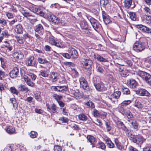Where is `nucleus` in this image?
Here are the masks:
<instances>
[{
	"instance_id": "nucleus-1",
	"label": "nucleus",
	"mask_w": 151,
	"mask_h": 151,
	"mask_svg": "<svg viewBox=\"0 0 151 151\" xmlns=\"http://www.w3.org/2000/svg\"><path fill=\"white\" fill-rule=\"evenodd\" d=\"M130 138L131 139H132L134 143L140 145L142 144L146 140L145 138L140 135H135L131 134Z\"/></svg>"
},
{
	"instance_id": "nucleus-2",
	"label": "nucleus",
	"mask_w": 151,
	"mask_h": 151,
	"mask_svg": "<svg viewBox=\"0 0 151 151\" xmlns=\"http://www.w3.org/2000/svg\"><path fill=\"white\" fill-rule=\"evenodd\" d=\"M145 48V45L143 43L138 41L136 42L133 46V50L137 52L142 51Z\"/></svg>"
},
{
	"instance_id": "nucleus-3",
	"label": "nucleus",
	"mask_w": 151,
	"mask_h": 151,
	"mask_svg": "<svg viewBox=\"0 0 151 151\" xmlns=\"http://www.w3.org/2000/svg\"><path fill=\"white\" fill-rule=\"evenodd\" d=\"M136 94L141 96H147L148 97L150 96V93L145 89L140 88L137 90L135 91Z\"/></svg>"
},
{
	"instance_id": "nucleus-4",
	"label": "nucleus",
	"mask_w": 151,
	"mask_h": 151,
	"mask_svg": "<svg viewBox=\"0 0 151 151\" xmlns=\"http://www.w3.org/2000/svg\"><path fill=\"white\" fill-rule=\"evenodd\" d=\"M79 82L81 87L87 91L89 89V86L87 82L84 78L81 77L79 78Z\"/></svg>"
},
{
	"instance_id": "nucleus-5",
	"label": "nucleus",
	"mask_w": 151,
	"mask_h": 151,
	"mask_svg": "<svg viewBox=\"0 0 151 151\" xmlns=\"http://www.w3.org/2000/svg\"><path fill=\"white\" fill-rule=\"evenodd\" d=\"M83 67L86 69H89L91 67L92 64L91 60L87 59H84L83 61Z\"/></svg>"
},
{
	"instance_id": "nucleus-6",
	"label": "nucleus",
	"mask_w": 151,
	"mask_h": 151,
	"mask_svg": "<svg viewBox=\"0 0 151 151\" xmlns=\"http://www.w3.org/2000/svg\"><path fill=\"white\" fill-rule=\"evenodd\" d=\"M137 74L139 76L145 81L150 76V75L148 73L145 71H141L139 70L137 72Z\"/></svg>"
},
{
	"instance_id": "nucleus-7",
	"label": "nucleus",
	"mask_w": 151,
	"mask_h": 151,
	"mask_svg": "<svg viewBox=\"0 0 151 151\" xmlns=\"http://www.w3.org/2000/svg\"><path fill=\"white\" fill-rule=\"evenodd\" d=\"M26 63L28 66H35L36 64L35 60H34V57L30 56L27 58Z\"/></svg>"
},
{
	"instance_id": "nucleus-8",
	"label": "nucleus",
	"mask_w": 151,
	"mask_h": 151,
	"mask_svg": "<svg viewBox=\"0 0 151 151\" xmlns=\"http://www.w3.org/2000/svg\"><path fill=\"white\" fill-rule=\"evenodd\" d=\"M92 114L94 116L96 117H100L104 119L106 116V113H104L103 114L96 109H93L92 112Z\"/></svg>"
},
{
	"instance_id": "nucleus-9",
	"label": "nucleus",
	"mask_w": 151,
	"mask_h": 151,
	"mask_svg": "<svg viewBox=\"0 0 151 151\" xmlns=\"http://www.w3.org/2000/svg\"><path fill=\"white\" fill-rule=\"evenodd\" d=\"M48 20L55 24H58L60 22V19L53 15H50L48 16Z\"/></svg>"
},
{
	"instance_id": "nucleus-10",
	"label": "nucleus",
	"mask_w": 151,
	"mask_h": 151,
	"mask_svg": "<svg viewBox=\"0 0 151 151\" xmlns=\"http://www.w3.org/2000/svg\"><path fill=\"white\" fill-rule=\"evenodd\" d=\"M94 85L96 90L98 91H106V89L103 83L100 82L97 84L94 83Z\"/></svg>"
},
{
	"instance_id": "nucleus-11",
	"label": "nucleus",
	"mask_w": 151,
	"mask_h": 151,
	"mask_svg": "<svg viewBox=\"0 0 151 151\" xmlns=\"http://www.w3.org/2000/svg\"><path fill=\"white\" fill-rule=\"evenodd\" d=\"M116 124L118 127L119 128L122 129L126 132L128 133H129V130L124 125L123 122L120 121H117L116 122Z\"/></svg>"
},
{
	"instance_id": "nucleus-12",
	"label": "nucleus",
	"mask_w": 151,
	"mask_h": 151,
	"mask_svg": "<svg viewBox=\"0 0 151 151\" xmlns=\"http://www.w3.org/2000/svg\"><path fill=\"white\" fill-rule=\"evenodd\" d=\"M121 94V92L119 91H116L114 92L112 94L110 97H109V99L111 101L114 102V101H113V99H118Z\"/></svg>"
},
{
	"instance_id": "nucleus-13",
	"label": "nucleus",
	"mask_w": 151,
	"mask_h": 151,
	"mask_svg": "<svg viewBox=\"0 0 151 151\" xmlns=\"http://www.w3.org/2000/svg\"><path fill=\"white\" fill-rule=\"evenodd\" d=\"M19 69L17 67H14L9 73L10 77L12 78H16L18 74Z\"/></svg>"
},
{
	"instance_id": "nucleus-14",
	"label": "nucleus",
	"mask_w": 151,
	"mask_h": 151,
	"mask_svg": "<svg viewBox=\"0 0 151 151\" xmlns=\"http://www.w3.org/2000/svg\"><path fill=\"white\" fill-rule=\"evenodd\" d=\"M127 83L131 88L133 89L136 88L138 86L137 82L135 80L132 79L127 80Z\"/></svg>"
},
{
	"instance_id": "nucleus-15",
	"label": "nucleus",
	"mask_w": 151,
	"mask_h": 151,
	"mask_svg": "<svg viewBox=\"0 0 151 151\" xmlns=\"http://www.w3.org/2000/svg\"><path fill=\"white\" fill-rule=\"evenodd\" d=\"M137 27L143 32L148 33L151 32V29L141 24L138 25L137 26Z\"/></svg>"
},
{
	"instance_id": "nucleus-16",
	"label": "nucleus",
	"mask_w": 151,
	"mask_h": 151,
	"mask_svg": "<svg viewBox=\"0 0 151 151\" xmlns=\"http://www.w3.org/2000/svg\"><path fill=\"white\" fill-rule=\"evenodd\" d=\"M69 53L70 54V56H71L73 58H76L78 56V54L77 51L74 48L70 47Z\"/></svg>"
},
{
	"instance_id": "nucleus-17",
	"label": "nucleus",
	"mask_w": 151,
	"mask_h": 151,
	"mask_svg": "<svg viewBox=\"0 0 151 151\" xmlns=\"http://www.w3.org/2000/svg\"><path fill=\"white\" fill-rule=\"evenodd\" d=\"M14 30L17 34H21L23 33V29L22 26L20 24H19L16 26Z\"/></svg>"
},
{
	"instance_id": "nucleus-18",
	"label": "nucleus",
	"mask_w": 151,
	"mask_h": 151,
	"mask_svg": "<svg viewBox=\"0 0 151 151\" xmlns=\"http://www.w3.org/2000/svg\"><path fill=\"white\" fill-rule=\"evenodd\" d=\"M18 89L19 91L27 93L29 91V89L24 85L21 84L18 86Z\"/></svg>"
},
{
	"instance_id": "nucleus-19",
	"label": "nucleus",
	"mask_w": 151,
	"mask_h": 151,
	"mask_svg": "<svg viewBox=\"0 0 151 151\" xmlns=\"http://www.w3.org/2000/svg\"><path fill=\"white\" fill-rule=\"evenodd\" d=\"M24 79L27 84L29 86L31 87H33L34 83L31 81L30 78H28L27 76H24Z\"/></svg>"
},
{
	"instance_id": "nucleus-20",
	"label": "nucleus",
	"mask_w": 151,
	"mask_h": 151,
	"mask_svg": "<svg viewBox=\"0 0 151 151\" xmlns=\"http://www.w3.org/2000/svg\"><path fill=\"white\" fill-rule=\"evenodd\" d=\"M94 57L96 59L100 62H105L108 61L106 59L103 58L102 57L98 54H95Z\"/></svg>"
},
{
	"instance_id": "nucleus-21",
	"label": "nucleus",
	"mask_w": 151,
	"mask_h": 151,
	"mask_svg": "<svg viewBox=\"0 0 151 151\" xmlns=\"http://www.w3.org/2000/svg\"><path fill=\"white\" fill-rule=\"evenodd\" d=\"M87 138L88 142H90L91 145H94L96 143L95 138L91 135H88Z\"/></svg>"
},
{
	"instance_id": "nucleus-22",
	"label": "nucleus",
	"mask_w": 151,
	"mask_h": 151,
	"mask_svg": "<svg viewBox=\"0 0 151 151\" xmlns=\"http://www.w3.org/2000/svg\"><path fill=\"white\" fill-rule=\"evenodd\" d=\"M105 141L107 146L110 148H113L114 147V144L111 141L110 139L107 138L105 139Z\"/></svg>"
},
{
	"instance_id": "nucleus-23",
	"label": "nucleus",
	"mask_w": 151,
	"mask_h": 151,
	"mask_svg": "<svg viewBox=\"0 0 151 151\" xmlns=\"http://www.w3.org/2000/svg\"><path fill=\"white\" fill-rule=\"evenodd\" d=\"M46 106H47V108L48 110H51L53 113H55L57 111L56 106L55 104H52L51 107H50L47 104H46Z\"/></svg>"
},
{
	"instance_id": "nucleus-24",
	"label": "nucleus",
	"mask_w": 151,
	"mask_h": 151,
	"mask_svg": "<svg viewBox=\"0 0 151 151\" xmlns=\"http://www.w3.org/2000/svg\"><path fill=\"white\" fill-rule=\"evenodd\" d=\"M85 104L88 106L90 109H92L95 108V105L91 101L89 100L87 102L85 103Z\"/></svg>"
},
{
	"instance_id": "nucleus-25",
	"label": "nucleus",
	"mask_w": 151,
	"mask_h": 151,
	"mask_svg": "<svg viewBox=\"0 0 151 151\" xmlns=\"http://www.w3.org/2000/svg\"><path fill=\"white\" fill-rule=\"evenodd\" d=\"M43 29V27L40 24L36 25L35 27V30L38 33H40Z\"/></svg>"
},
{
	"instance_id": "nucleus-26",
	"label": "nucleus",
	"mask_w": 151,
	"mask_h": 151,
	"mask_svg": "<svg viewBox=\"0 0 151 151\" xmlns=\"http://www.w3.org/2000/svg\"><path fill=\"white\" fill-rule=\"evenodd\" d=\"M6 131V132L9 134H13L15 132V129L11 126H9Z\"/></svg>"
},
{
	"instance_id": "nucleus-27",
	"label": "nucleus",
	"mask_w": 151,
	"mask_h": 151,
	"mask_svg": "<svg viewBox=\"0 0 151 151\" xmlns=\"http://www.w3.org/2000/svg\"><path fill=\"white\" fill-rule=\"evenodd\" d=\"M79 119L81 121H86L88 119L87 116L84 114L81 113L78 115Z\"/></svg>"
},
{
	"instance_id": "nucleus-28",
	"label": "nucleus",
	"mask_w": 151,
	"mask_h": 151,
	"mask_svg": "<svg viewBox=\"0 0 151 151\" xmlns=\"http://www.w3.org/2000/svg\"><path fill=\"white\" fill-rule=\"evenodd\" d=\"M132 0H125L124 1V6L126 8H129L130 7L132 4Z\"/></svg>"
},
{
	"instance_id": "nucleus-29",
	"label": "nucleus",
	"mask_w": 151,
	"mask_h": 151,
	"mask_svg": "<svg viewBox=\"0 0 151 151\" xmlns=\"http://www.w3.org/2000/svg\"><path fill=\"white\" fill-rule=\"evenodd\" d=\"M39 75L44 77H48L49 76V73L46 70H41L40 72Z\"/></svg>"
},
{
	"instance_id": "nucleus-30",
	"label": "nucleus",
	"mask_w": 151,
	"mask_h": 151,
	"mask_svg": "<svg viewBox=\"0 0 151 151\" xmlns=\"http://www.w3.org/2000/svg\"><path fill=\"white\" fill-rule=\"evenodd\" d=\"M114 141L115 144L117 147V148L119 150H122V149L124 148V146L121 145L117 139H115Z\"/></svg>"
},
{
	"instance_id": "nucleus-31",
	"label": "nucleus",
	"mask_w": 151,
	"mask_h": 151,
	"mask_svg": "<svg viewBox=\"0 0 151 151\" xmlns=\"http://www.w3.org/2000/svg\"><path fill=\"white\" fill-rule=\"evenodd\" d=\"M57 74L55 72H51L50 74V77L52 79L55 81H56V80Z\"/></svg>"
},
{
	"instance_id": "nucleus-32",
	"label": "nucleus",
	"mask_w": 151,
	"mask_h": 151,
	"mask_svg": "<svg viewBox=\"0 0 151 151\" xmlns=\"http://www.w3.org/2000/svg\"><path fill=\"white\" fill-rule=\"evenodd\" d=\"M52 97L57 101V102H58V101H60L63 98L62 96L57 95L56 94H54L53 95Z\"/></svg>"
},
{
	"instance_id": "nucleus-33",
	"label": "nucleus",
	"mask_w": 151,
	"mask_h": 151,
	"mask_svg": "<svg viewBox=\"0 0 151 151\" xmlns=\"http://www.w3.org/2000/svg\"><path fill=\"white\" fill-rule=\"evenodd\" d=\"M109 3L108 0H100V3L101 6L105 8L106 6Z\"/></svg>"
},
{
	"instance_id": "nucleus-34",
	"label": "nucleus",
	"mask_w": 151,
	"mask_h": 151,
	"mask_svg": "<svg viewBox=\"0 0 151 151\" xmlns=\"http://www.w3.org/2000/svg\"><path fill=\"white\" fill-rule=\"evenodd\" d=\"M122 91L124 94L126 95L129 94L130 93V91L127 88L123 87L122 88Z\"/></svg>"
},
{
	"instance_id": "nucleus-35",
	"label": "nucleus",
	"mask_w": 151,
	"mask_h": 151,
	"mask_svg": "<svg viewBox=\"0 0 151 151\" xmlns=\"http://www.w3.org/2000/svg\"><path fill=\"white\" fill-rule=\"evenodd\" d=\"M37 61L40 64H45L48 63V61L46 59L42 58H39L37 59Z\"/></svg>"
},
{
	"instance_id": "nucleus-36",
	"label": "nucleus",
	"mask_w": 151,
	"mask_h": 151,
	"mask_svg": "<svg viewBox=\"0 0 151 151\" xmlns=\"http://www.w3.org/2000/svg\"><path fill=\"white\" fill-rule=\"evenodd\" d=\"M10 101L11 103L13 104V107L15 108H17L18 105L16 102V99L15 98H11L10 99Z\"/></svg>"
},
{
	"instance_id": "nucleus-37",
	"label": "nucleus",
	"mask_w": 151,
	"mask_h": 151,
	"mask_svg": "<svg viewBox=\"0 0 151 151\" xmlns=\"http://www.w3.org/2000/svg\"><path fill=\"white\" fill-rule=\"evenodd\" d=\"M37 135L38 134L36 132L32 131L30 132V137L32 138H36Z\"/></svg>"
},
{
	"instance_id": "nucleus-38",
	"label": "nucleus",
	"mask_w": 151,
	"mask_h": 151,
	"mask_svg": "<svg viewBox=\"0 0 151 151\" xmlns=\"http://www.w3.org/2000/svg\"><path fill=\"white\" fill-rule=\"evenodd\" d=\"M16 37L17 42L19 43L22 44L23 43L24 40L23 37L17 36Z\"/></svg>"
},
{
	"instance_id": "nucleus-39",
	"label": "nucleus",
	"mask_w": 151,
	"mask_h": 151,
	"mask_svg": "<svg viewBox=\"0 0 151 151\" xmlns=\"http://www.w3.org/2000/svg\"><path fill=\"white\" fill-rule=\"evenodd\" d=\"M23 15L27 19L29 18L30 16H32V14L29 12H24L22 13Z\"/></svg>"
},
{
	"instance_id": "nucleus-40",
	"label": "nucleus",
	"mask_w": 151,
	"mask_h": 151,
	"mask_svg": "<svg viewBox=\"0 0 151 151\" xmlns=\"http://www.w3.org/2000/svg\"><path fill=\"white\" fill-rule=\"evenodd\" d=\"M131 124L133 128L134 129H137V128L138 124L136 120H133L131 123Z\"/></svg>"
},
{
	"instance_id": "nucleus-41",
	"label": "nucleus",
	"mask_w": 151,
	"mask_h": 151,
	"mask_svg": "<svg viewBox=\"0 0 151 151\" xmlns=\"http://www.w3.org/2000/svg\"><path fill=\"white\" fill-rule=\"evenodd\" d=\"M143 17L147 20V23L151 24V16L145 15H144Z\"/></svg>"
},
{
	"instance_id": "nucleus-42",
	"label": "nucleus",
	"mask_w": 151,
	"mask_h": 151,
	"mask_svg": "<svg viewBox=\"0 0 151 151\" xmlns=\"http://www.w3.org/2000/svg\"><path fill=\"white\" fill-rule=\"evenodd\" d=\"M10 90L11 93L18 95L19 94V92L14 87H11L10 88Z\"/></svg>"
},
{
	"instance_id": "nucleus-43",
	"label": "nucleus",
	"mask_w": 151,
	"mask_h": 151,
	"mask_svg": "<svg viewBox=\"0 0 151 151\" xmlns=\"http://www.w3.org/2000/svg\"><path fill=\"white\" fill-rule=\"evenodd\" d=\"M130 17L131 19L133 21H135L136 19V16L135 13L130 12L129 14Z\"/></svg>"
},
{
	"instance_id": "nucleus-44",
	"label": "nucleus",
	"mask_w": 151,
	"mask_h": 151,
	"mask_svg": "<svg viewBox=\"0 0 151 151\" xmlns=\"http://www.w3.org/2000/svg\"><path fill=\"white\" fill-rule=\"evenodd\" d=\"M56 47H57L60 48H62L64 47V45L62 44L61 42L56 41L55 44H54Z\"/></svg>"
},
{
	"instance_id": "nucleus-45",
	"label": "nucleus",
	"mask_w": 151,
	"mask_h": 151,
	"mask_svg": "<svg viewBox=\"0 0 151 151\" xmlns=\"http://www.w3.org/2000/svg\"><path fill=\"white\" fill-rule=\"evenodd\" d=\"M81 28L87 30L88 29V25L86 23L83 22L81 25Z\"/></svg>"
},
{
	"instance_id": "nucleus-46",
	"label": "nucleus",
	"mask_w": 151,
	"mask_h": 151,
	"mask_svg": "<svg viewBox=\"0 0 151 151\" xmlns=\"http://www.w3.org/2000/svg\"><path fill=\"white\" fill-rule=\"evenodd\" d=\"M100 25V24L98 21L96 23L93 24L92 26L94 29L96 31H97V30L99 28Z\"/></svg>"
},
{
	"instance_id": "nucleus-47",
	"label": "nucleus",
	"mask_w": 151,
	"mask_h": 151,
	"mask_svg": "<svg viewBox=\"0 0 151 151\" xmlns=\"http://www.w3.org/2000/svg\"><path fill=\"white\" fill-rule=\"evenodd\" d=\"M49 43L51 45H54V44H55V43L56 41L52 37H49Z\"/></svg>"
},
{
	"instance_id": "nucleus-48",
	"label": "nucleus",
	"mask_w": 151,
	"mask_h": 151,
	"mask_svg": "<svg viewBox=\"0 0 151 151\" xmlns=\"http://www.w3.org/2000/svg\"><path fill=\"white\" fill-rule=\"evenodd\" d=\"M105 124L106 126V128L107 129V131L109 132L111 130V126H110V123L109 122H106Z\"/></svg>"
},
{
	"instance_id": "nucleus-49",
	"label": "nucleus",
	"mask_w": 151,
	"mask_h": 151,
	"mask_svg": "<svg viewBox=\"0 0 151 151\" xmlns=\"http://www.w3.org/2000/svg\"><path fill=\"white\" fill-rule=\"evenodd\" d=\"M126 115L128 119L132 120L133 116L131 112L129 111L126 112Z\"/></svg>"
},
{
	"instance_id": "nucleus-50",
	"label": "nucleus",
	"mask_w": 151,
	"mask_h": 151,
	"mask_svg": "<svg viewBox=\"0 0 151 151\" xmlns=\"http://www.w3.org/2000/svg\"><path fill=\"white\" fill-rule=\"evenodd\" d=\"M58 89L60 91V92L65 91L67 90V87L65 86H58Z\"/></svg>"
},
{
	"instance_id": "nucleus-51",
	"label": "nucleus",
	"mask_w": 151,
	"mask_h": 151,
	"mask_svg": "<svg viewBox=\"0 0 151 151\" xmlns=\"http://www.w3.org/2000/svg\"><path fill=\"white\" fill-rule=\"evenodd\" d=\"M59 120L62 121V123L67 122L69 120L68 119L64 117H62L60 118Z\"/></svg>"
},
{
	"instance_id": "nucleus-52",
	"label": "nucleus",
	"mask_w": 151,
	"mask_h": 151,
	"mask_svg": "<svg viewBox=\"0 0 151 151\" xmlns=\"http://www.w3.org/2000/svg\"><path fill=\"white\" fill-rule=\"evenodd\" d=\"M61 54L63 57L67 59H70L71 58L70 55L68 53H61Z\"/></svg>"
},
{
	"instance_id": "nucleus-53",
	"label": "nucleus",
	"mask_w": 151,
	"mask_h": 151,
	"mask_svg": "<svg viewBox=\"0 0 151 151\" xmlns=\"http://www.w3.org/2000/svg\"><path fill=\"white\" fill-rule=\"evenodd\" d=\"M103 20L105 23L106 24H109L111 22V20L109 18V16L103 19Z\"/></svg>"
},
{
	"instance_id": "nucleus-54",
	"label": "nucleus",
	"mask_w": 151,
	"mask_h": 151,
	"mask_svg": "<svg viewBox=\"0 0 151 151\" xmlns=\"http://www.w3.org/2000/svg\"><path fill=\"white\" fill-rule=\"evenodd\" d=\"M89 19V21L92 25L98 22L93 17H91L90 19Z\"/></svg>"
},
{
	"instance_id": "nucleus-55",
	"label": "nucleus",
	"mask_w": 151,
	"mask_h": 151,
	"mask_svg": "<svg viewBox=\"0 0 151 151\" xmlns=\"http://www.w3.org/2000/svg\"><path fill=\"white\" fill-rule=\"evenodd\" d=\"M98 145H99V147L103 150H104L106 148L105 145L102 142H99Z\"/></svg>"
},
{
	"instance_id": "nucleus-56",
	"label": "nucleus",
	"mask_w": 151,
	"mask_h": 151,
	"mask_svg": "<svg viewBox=\"0 0 151 151\" xmlns=\"http://www.w3.org/2000/svg\"><path fill=\"white\" fill-rule=\"evenodd\" d=\"M0 24H2V26H4L6 25L7 22L5 19H0Z\"/></svg>"
},
{
	"instance_id": "nucleus-57",
	"label": "nucleus",
	"mask_w": 151,
	"mask_h": 151,
	"mask_svg": "<svg viewBox=\"0 0 151 151\" xmlns=\"http://www.w3.org/2000/svg\"><path fill=\"white\" fill-rule=\"evenodd\" d=\"M134 106L139 109H141L142 107V105L140 102L138 101L137 104H136Z\"/></svg>"
},
{
	"instance_id": "nucleus-58",
	"label": "nucleus",
	"mask_w": 151,
	"mask_h": 151,
	"mask_svg": "<svg viewBox=\"0 0 151 151\" xmlns=\"http://www.w3.org/2000/svg\"><path fill=\"white\" fill-rule=\"evenodd\" d=\"M145 62L151 64V56L148 57L145 59Z\"/></svg>"
},
{
	"instance_id": "nucleus-59",
	"label": "nucleus",
	"mask_w": 151,
	"mask_h": 151,
	"mask_svg": "<svg viewBox=\"0 0 151 151\" xmlns=\"http://www.w3.org/2000/svg\"><path fill=\"white\" fill-rule=\"evenodd\" d=\"M2 35L3 36L6 37H8L10 36V35L8 33V32L6 30H5L3 32Z\"/></svg>"
},
{
	"instance_id": "nucleus-60",
	"label": "nucleus",
	"mask_w": 151,
	"mask_h": 151,
	"mask_svg": "<svg viewBox=\"0 0 151 151\" xmlns=\"http://www.w3.org/2000/svg\"><path fill=\"white\" fill-rule=\"evenodd\" d=\"M94 123L96 125L99 126H101L102 124V123L101 120L98 119H96Z\"/></svg>"
},
{
	"instance_id": "nucleus-61",
	"label": "nucleus",
	"mask_w": 151,
	"mask_h": 151,
	"mask_svg": "<svg viewBox=\"0 0 151 151\" xmlns=\"http://www.w3.org/2000/svg\"><path fill=\"white\" fill-rule=\"evenodd\" d=\"M54 151H61V147L58 145L55 146L54 147Z\"/></svg>"
},
{
	"instance_id": "nucleus-62",
	"label": "nucleus",
	"mask_w": 151,
	"mask_h": 151,
	"mask_svg": "<svg viewBox=\"0 0 151 151\" xmlns=\"http://www.w3.org/2000/svg\"><path fill=\"white\" fill-rule=\"evenodd\" d=\"M29 75L31 77L32 80L35 81V80L36 78V76L35 75L31 73L29 74Z\"/></svg>"
},
{
	"instance_id": "nucleus-63",
	"label": "nucleus",
	"mask_w": 151,
	"mask_h": 151,
	"mask_svg": "<svg viewBox=\"0 0 151 151\" xmlns=\"http://www.w3.org/2000/svg\"><path fill=\"white\" fill-rule=\"evenodd\" d=\"M143 151H151V147H145L143 149Z\"/></svg>"
},
{
	"instance_id": "nucleus-64",
	"label": "nucleus",
	"mask_w": 151,
	"mask_h": 151,
	"mask_svg": "<svg viewBox=\"0 0 151 151\" xmlns=\"http://www.w3.org/2000/svg\"><path fill=\"white\" fill-rule=\"evenodd\" d=\"M145 81L149 85H151V75L149 76Z\"/></svg>"
}]
</instances>
